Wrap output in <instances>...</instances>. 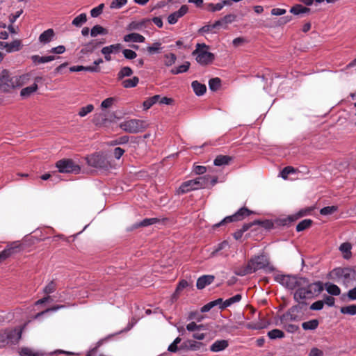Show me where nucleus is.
Wrapping results in <instances>:
<instances>
[{
	"mask_svg": "<svg viewBox=\"0 0 356 356\" xmlns=\"http://www.w3.org/2000/svg\"><path fill=\"white\" fill-rule=\"evenodd\" d=\"M261 269L266 273H272L275 270L274 266L270 264L268 258L264 254L251 258L246 266L243 270L236 272V274L239 276H244Z\"/></svg>",
	"mask_w": 356,
	"mask_h": 356,
	"instance_id": "obj_1",
	"label": "nucleus"
},
{
	"mask_svg": "<svg viewBox=\"0 0 356 356\" xmlns=\"http://www.w3.org/2000/svg\"><path fill=\"white\" fill-rule=\"evenodd\" d=\"M294 293L293 298L297 302H300L307 299H310L314 296L316 293H321L323 288L322 283L320 282L309 284L306 279V283L302 284Z\"/></svg>",
	"mask_w": 356,
	"mask_h": 356,
	"instance_id": "obj_2",
	"label": "nucleus"
},
{
	"mask_svg": "<svg viewBox=\"0 0 356 356\" xmlns=\"http://www.w3.org/2000/svg\"><path fill=\"white\" fill-rule=\"evenodd\" d=\"M209 175L197 177L183 182L177 190V193L184 194L193 190L209 187Z\"/></svg>",
	"mask_w": 356,
	"mask_h": 356,
	"instance_id": "obj_3",
	"label": "nucleus"
},
{
	"mask_svg": "<svg viewBox=\"0 0 356 356\" xmlns=\"http://www.w3.org/2000/svg\"><path fill=\"white\" fill-rule=\"evenodd\" d=\"M274 280L289 290H293L306 283L305 278L280 273L275 274Z\"/></svg>",
	"mask_w": 356,
	"mask_h": 356,
	"instance_id": "obj_4",
	"label": "nucleus"
},
{
	"mask_svg": "<svg viewBox=\"0 0 356 356\" xmlns=\"http://www.w3.org/2000/svg\"><path fill=\"white\" fill-rule=\"evenodd\" d=\"M147 121L139 119H129L121 122L119 127L124 131L137 134L144 131L148 127Z\"/></svg>",
	"mask_w": 356,
	"mask_h": 356,
	"instance_id": "obj_5",
	"label": "nucleus"
},
{
	"mask_svg": "<svg viewBox=\"0 0 356 356\" xmlns=\"http://www.w3.org/2000/svg\"><path fill=\"white\" fill-rule=\"evenodd\" d=\"M209 46L204 43H197L192 54L195 56L196 61L202 65H207L214 60V54L208 51Z\"/></svg>",
	"mask_w": 356,
	"mask_h": 356,
	"instance_id": "obj_6",
	"label": "nucleus"
},
{
	"mask_svg": "<svg viewBox=\"0 0 356 356\" xmlns=\"http://www.w3.org/2000/svg\"><path fill=\"white\" fill-rule=\"evenodd\" d=\"M353 274L354 271L350 268H336L329 273L328 277L337 282L346 284Z\"/></svg>",
	"mask_w": 356,
	"mask_h": 356,
	"instance_id": "obj_7",
	"label": "nucleus"
},
{
	"mask_svg": "<svg viewBox=\"0 0 356 356\" xmlns=\"http://www.w3.org/2000/svg\"><path fill=\"white\" fill-rule=\"evenodd\" d=\"M86 159L88 165L94 168L107 170L111 166L107 158L102 154H93L88 156Z\"/></svg>",
	"mask_w": 356,
	"mask_h": 356,
	"instance_id": "obj_8",
	"label": "nucleus"
},
{
	"mask_svg": "<svg viewBox=\"0 0 356 356\" xmlns=\"http://www.w3.org/2000/svg\"><path fill=\"white\" fill-rule=\"evenodd\" d=\"M16 79L11 76L7 70L0 72V91L9 92L11 90L16 88Z\"/></svg>",
	"mask_w": 356,
	"mask_h": 356,
	"instance_id": "obj_9",
	"label": "nucleus"
},
{
	"mask_svg": "<svg viewBox=\"0 0 356 356\" xmlns=\"http://www.w3.org/2000/svg\"><path fill=\"white\" fill-rule=\"evenodd\" d=\"M253 212L245 207L239 209L235 213L229 216L222 219L220 222L215 224L213 227L216 228L222 226L228 222L240 221L243 220L245 217L250 216Z\"/></svg>",
	"mask_w": 356,
	"mask_h": 356,
	"instance_id": "obj_10",
	"label": "nucleus"
},
{
	"mask_svg": "<svg viewBox=\"0 0 356 356\" xmlns=\"http://www.w3.org/2000/svg\"><path fill=\"white\" fill-rule=\"evenodd\" d=\"M302 307L298 305L291 307L284 314L280 316V323L299 321L302 319Z\"/></svg>",
	"mask_w": 356,
	"mask_h": 356,
	"instance_id": "obj_11",
	"label": "nucleus"
},
{
	"mask_svg": "<svg viewBox=\"0 0 356 356\" xmlns=\"http://www.w3.org/2000/svg\"><path fill=\"white\" fill-rule=\"evenodd\" d=\"M56 166L61 173H78L81 170L79 165L71 159H61L56 162Z\"/></svg>",
	"mask_w": 356,
	"mask_h": 356,
	"instance_id": "obj_12",
	"label": "nucleus"
},
{
	"mask_svg": "<svg viewBox=\"0 0 356 356\" xmlns=\"http://www.w3.org/2000/svg\"><path fill=\"white\" fill-rule=\"evenodd\" d=\"M188 11V8L186 5H183L181 8L177 10L172 13H171L168 17V22L170 24H175L177 22L179 18L182 17L184 15H186Z\"/></svg>",
	"mask_w": 356,
	"mask_h": 356,
	"instance_id": "obj_13",
	"label": "nucleus"
},
{
	"mask_svg": "<svg viewBox=\"0 0 356 356\" xmlns=\"http://www.w3.org/2000/svg\"><path fill=\"white\" fill-rule=\"evenodd\" d=\"M22 48L21 41L15 40L10 43L0 42V49H6L8 53L15 52L20 50Z\"/></svg>",
	"mask_w": 356,
	"mask_h": 356,
	"instance_id": "obj_14",
	"label": "nucleus"
},
{
	"mask_svg": "<svg viewBox=\"0 0 356 356\" xmlns=\"http://www.w3.org/2000/svg\"><path fill=\"white\" fill-rule=\"evenodd\" d=\"M24 327H15L10 330H6L8 343H17L21 339Z\"/></svg>",
	"mask_w": 356,
	"mask_h": 356,
	"instance_id": "obj_15",
	"label": "nucleus"
},
{
	"mask_svg": "<svg viewBox=\"0 0 356 356\" xmlns=\"http://www.w3.org/2000/svg\"><path fill=\"white\" fill-rule=\"evenodd\" d=\"M215 277L211 275H204L200 276L196 282V286L198 289H203L207 286L211 284L214 281Z\"/></svg>",
	"mask_w": 356,
	"mask_h": 356,
	"instance_id": "obj_16",
	"label": "nucleus"
},
{
	"mask_svg": "<svg viewBox=\"0 0 356 356\" xmlns=\"http://www.w3.org/2000/svg\"><path fill=\"white\" fill-rule=\"evenodd\" d=\"M228 346L229 342L227 340H217L210 346V350L213 353L220 352L225 350Z\"/></svg>",
	"mask_w": 356,
	"mask_h": 356,
	"instance_id": "obj_17",
	"label": "nucleus"
},
{
	"mask_svg": "<svg viewBox=\"0 0 356 356\" xmlns=\"http://www.w3.org/2000/svg\"><path fill=\"white\" fill-rule=\"evenodd\" d=\"M123 40L126 42L142 43V42H145V38L143 35H142L138 33H131L125 35L123 37Z\"/></svg>",
	"mask_w": 356,
	"mask_h": 356,
	"instance_id": "obj_18",
	"label": "nucleus"
},
{
	"mask_svg": "<svg viewBox=\"0 0 356 356\" xmlns=\"http://www.w3.org/2000/svg\"><path fill=\"white\" fill-rule=\"evenodd\" d=\"M55 35L54 31L52 29H49L42 32L39 36V41L43 44L49 43Z\"/></svg>",
	"mask_w": 356,
	"mask_h": 356,
	"instance_id": "obj_19",
	"label": "nucleus"
},
{
	"mask_svg": "<svg viewBox=\"0 0 356 356\" xmlns=\"http://www.w3.org/2000/svg\"><path fill=\"white\" fill-rule=\"evenodd\" d=\"M122 49V44L120 43L111 44L103 47L101 50L102 54H117Z\"/></svg>",
	"mask_w": 356,
	"mask_h": 356,
	"instance_id": "obj_20",
	"label": "nucleus"
},
{
	"mask_svg": "<svg viewBox=\"0 0 356 356\" xmlns=\"http://www.w3.org/2000/svg\"><path fill=\"white\" fill-rule=\"evenodd\" d=\"M232 160L230 156L227 155H218L213 161V164L216 166H223L228 165Z\"/></svg>",
	"mask_w": 356,
	"mask_h": 356,
	"instance_id": "obj_21",
	"label": "nucleus"
},
{
	"mask_svg": "<svg viewBox=\"0 0 356 356\" xmlns=\"http://www.w3.org/2000/svg\"><path fill=\"white\" fill-rule=\"evenodd\" d=\"M191 86L194 92L197 96H202L206 92V86L204 84L200 83L197 81H193L191 83Z\"/></svg>",
	"mask_w": 356,
	"mask_h": 356,
	"instance_id": "obj_22",
	"label": "nucleus"
},
{
	"mask_svg": "<svg viewBox=\"0 0 356 356\" xmlns=\"http://www.w3.org/2000/svg\"><path fill=\"white\" fill-rule=\"evenodd\" d=\"M351 249L352 245L350 243H343L339 246V250L342 252L343 257L346 259H348L351 257L352 253H351Z\"/></svg>",
	"mask_w": 356,
	"mask_h": 356,
	"instance_id": "obj_23",
	"label": "nucleus"
},
{
	"mask_svg": "<svg viewBox=\"0 0 356 356\" xmlns=\"http://www.w3.org/2000/svg\"><path fill=\"white\" fill-rule=\"evenodd\" d=\"M190 65L191 63L188 61H185L182 65L172 68L170 73L172 74H179L186 72L189 70Z\"/></svg>",
	"mask_w": 356,
	"mask_h": 356,
	"instance_id": "obj_24",
	"label": "nucleus"
},
{
	"mask_svg": "<svg viewBox=\"0 0 356 356\" xmlns=\"http://www.w3.org/2000/svg\"><path fill=\"white\" fill-rule=\"evenodd\" d=\"M325 288L326 291L332 296H339L341 293L339 287L332 283L326 282L325 284Z\"/></svg>",
	"mask_w": 356,
	"mask_h": 356,
	"instance_id": "obj_25",
	"label": "nucleus"
},
{
	"mask_svg": "<svg viewBox=\"0 0 356 356\" xmlns=\"http://www.w3.org/2000/svg\"><path fill=\"white\" fill-rule=\"evenodd\" d=\"M319 325V321L317 319H312L302 323V327L304 330H315Z\"/></svg>",
	"mask_w": 356,
	"mask_h": 356,
	"instance_id": "obj_26",
	"label": "nucleus"
},
{
	"mask_svg": "<svg viewBox=\"0 0 356 356\" xmlns=\"http://www.w3.org/2000/svg\"><path fill=\"white\" fill-rule=\"evenodd\" d=\"M186 329L188 332H195L196 331L207 330V327L203 324H197L195 322L192 321L186 325Z\"/></svg>",
	"mask_w": 356,
	"mask_h": 356,
	"instance_id": "obj_27",
	"label": "nucleus"
},
{
	"mask_svg": "<svg viewBox=\"0 0 356 356\" xmlns=\"http://www.w3.org/2000/svg\"><path fill=\"white\" fill-rule=\"evenodd\" d=\"M38 90V85L37 83H34L30 86L26 87L23 88L20 91V95L22 97H27L34 93Z\"/></svg>",
	"mask_w": 356,
	"mask_h": 356,
	"instance_id": "obj_28",
	"label": "nucleus"
},
{
	"mask_svg": "<svg viewBox=\"0 0 356 356\" xmlns=\"http://www.w3.org/2000/svg\"><path fill=\"white\" fill-rule=\"evenodd\" d=\"M90 35L92 37H96L99 35H106L108 34V31L103 26L100 25L94 26L90 30Z\"/></svg>",
	"mask_w": 356,
	"mask_h": 356,
	"instance_id": "obj_29",
	"label": "nucleus"
},
{
	"mask_svg": "<svg viewBox=\"0 0 356 356\" xmlns=\"http://www.w3.org/2000/svg\"><path fill=\"white\" fill-rule=\"evenodd\" d=\"M30 76L29 73L15 76V79H16V88L22 87L23 85L26 84L29 81Z\"/></svg>",
	"mask_w": 356,
	"mask_h": 356,
	"instance_id": "obj_30",
	"label": "nucleus"
},
{
	"mask_svg": "<svg viewBox=\"0 0 356 356\" xmlns=\"http://www.w3.org/2000/svg\"><path fill=\"white\" fill-rule=\"evenodd\" d=\"M162 44L159 41L154 42L152 45L147 47V51L149 54H159L162 50Z\"/></svg>",
	"mask_w": 356,
	"mask_h": 356,
	"instance_id": "obj_31",
	"label": "nucleus"
},
{
	"mask_svg": "<svg viewBox=\"0 0 356 356\" xmlns=\"http://www.w3.org/2000/svg\"><path fill=\"white\" fill-rule=\"evenodd\" d=\"M87 21L86 13H81L76 16L72 22V24L76 27H81Z\"/></svg>",
	"mask_w": 356,
	"mask_h": 356,
	"instance_id": "obj_32",
	"label": "nucleus"
},
{
	"mask_svg": "<svg viewBox=\"0 0 356 356\" xmlns=\"http://www.w3.org/2000/svg\"><path fill=\"white\" fill-rule=\"evenodd\" d=\"M164 58V65L166 67H171L174 65L177 60V56L174 53H168L165 54L163 56Z\"/></svg>",
	"mask_w": 356,
	"mask_h": 356,
	"instance_id": "obj_33",
	"label": "nucleus"
},
{
	"mask_svg": "<svg viewBox=\"0 0 356 356\" xmlns=\"http://www.w3.org/2000/svg\"><path fill=\"white\" fill-rule=\"evenodd\" d=\"M139 82V79L137 76H134L131 79H127L122 81V84L125 88H130L136 87Z\"/></svg>",
	"mask_w": 356,
	"mask_h": 356,
	"instance_id": "obj_34",
	"label": "nucleus"
},
{
	"mask_svg": "<svg viewBox=\"0 0 356 356\" xmlns=\"http://www.w3.org/2000/svg\"><path fill=\"white\" fill-rule=\"evenodd\" d=\"M160 99V95H154L153 97H151L146 99L143 102V108L145 110H147L150 108L154 104H155L156 102H159V99Z\"/></svg>",
	"mask_w": 356,
	"mask_h": 356,
	"instance_id": "obj_35",
	"label": "nucleus"
},
{
	"mask_svg": "<svg viewBox=\"0 0 356 356\" xmlns=\"http://www.w3.org/2000/svg\"><path fill=\"white\" fill-rule=\"evenodd\" d=\"M19 355L21 356H41L42 353L38 351H34L29 348H22L19 351Z\"/></svg>",
	"mask_w": 356,
	"mask_h": 356,
	"instance_id": "obj_36",
	"label": "nucleus"
},
{
	"mask_svg": "<svg viewBox=\"0 0 356 356\" xmlns=\"http://www.w3.org/2000/svg\"><path fill=\"white\" fill-rule=\"evenodd\" d=\"M268 337L270 339H282L284 337V333L279 329H273L268 332Z\"/></svg>",
	"mask_w": 356,
	"mask_h": 356,
	"instance_id": "obj_37",
	"label": "nucleus"
},
{
	"mask_svg": "<svg viewBox=\"0 0 356 356\" xmlns=\"http://www.w3.org/2000/svg\"><path fill=\"white\" fill-rule=\"evenodd\" d=\"M340 312L343 314H348L351 316L356 315V305H350L342 307L340 309Z\"/></svg>",
	"mask_w": 356,
	"mask_h": 356,
	"instance_id": "obj_38",
	"label": "nucleus"
},
{
	"mask_svg": "<svg viewBox=\"0 0 356 356\" xmlns=\"http://www.w3.org/2000/svg\"><path fill=\"white\" fill-rule=\"evenodd\" d=\"M309 11V8L304 7L303 6L300 5V4L293 6L290 10V12L291 13H293V15H296L302 14V13H308Z\"/></svg>",
	"mask_w": 356,
	"mask_h": 356,
	"instance_id": "obj_39",
	"label": "nucleus"
},
{
	"mask_svg": "<svg viewBox=\"0 0 356 356\" xmlns=\"http://www.w3.org/2000/svg\"><path fill=\"white\" fill-rule=\"evenodd\" d=\"M133 74V70L129 67H123L120 69L118 74V78L122 79L126 76H130Z\"/></svg>",
	"mask_w": 356,
	"mask_h": 356,
	"instance_id": "obj_40",
	"label": "nucleus"
},
{
	"mask_svg": "<svg viewBox=\"0 0 356 356\" xmlns=\"http://www.w3.org/2000/svg\"><path fill=\"white\" fill-rule=\"evenodd\" d=\"M312 224V220L310 219H305L300 221L296 226L297 232H302L307 228L309 227Z\"/></svg>",
	"mask_w": 356,
	"mask_h": 356,
	"instance_id": "obj_41",
	"label": "nucleus"
},
{
	"mask_svg": "<svg viewBox=\"0 0 356 356\" xmlns=\"http://www.w3.org/2000/svg\"><path fill=\"white\" fill-rule=\"evenodd\" d=\"M220 83L221 81L219 78L211 79L209 81V89L212 91H216L220 88Z\"/></svg>",
	"mask_w": 356,
	"mask_h": 356,
	"instance_id": "obj_42",
	"label": "nucleus"
},
{
	"mask_svg": "<svg viewBox=\"0 0 356 356\" xmlns=\"http://www.w3.org/2000/svg\"><path fill=\"white\" fill-rule=\"evenodd\" d=\"M6 248L9 249L12 254H14L19 252L21 248V244L19 243V241H14L8 243L6 245Z\"/></svg>",
	"mask_w": 356,
	"mask_h": 356,
	"instance_id": "obj_43",
	"label": "nucleus"
},
{
	"mask_svg": "<svg viewBox=\"0 0 356 356\" xmlns=\"http://www.w3.org/2000/svg\"><path fill=\"white\" fill-rule=\"evenodd\" d=\"M158 221H159V220L155 218H145V219L143 220L142 221H140V222L136 224L135 227H147L149 225L156 223Z\"/></svg>",
	"mask_w": 356,
	"mask_h": 356,
	"instance_id": "obj_44",
	"label": "nucleus"
},
{
	"mask_svg": "<svg viewBox=\"0 0 356 356\" xmlns=\"http://www.w3.org/2000/svg\"><path fill=\"white\" fill-rule=\"evenodd\" d=\"M337 210H338L337 206H334V205L328 206V207H325L322 208L320 210V213L323 216H328V215H331V214L334 213Z\"/></svg>",
	"mask_w": 356,
	"mask_h": 356,
	"instance_id": "obj_45",
	"label": "nucleus"
},
{
	"mask_svg": "<svg viewBox=\"0 0 356 356\" xmlns=\"http://www.w3.org/2000/svg\"><path fill=\"white\" fill-rule=\"evenodd\" d=\"M64 306L63 305H58V306H55V307H53L51 308H49V309H47L46 310L44 311H42L41 312H39L37 314H35L34 316H33V319H38L39 318L40 316H43L44 314L47 313V312H56L58 311V309H61V308H63Z\"/></svg>",
	"mask_w": 356,
	"mask_h": 356,
	"instance_id": "obj_46",
	"label": "nucleus"
},
{
	"mask_svg": "<svg viewBox=\"0 0 356 356\" xmlns=\"http://www.w3.org/2000/svg\"><path fill=\"white\" fill-rule=\"evenodd\" d=\"M56 291V284L54 281L49 282L43 289V293L47 296Z\"/></svg>",
	"mask_w": 356,
	"mask_h": 356,
	"instance_id": "obj_47",
	"label": "nucleus"
},
{
	"mask_svg": "<svg viewBox=\"0 0 356 356\" xmlns=\"http://www.w3.org/2000/svg\"><path fill=\"white\" fill-rule=\"evenodd\" d=\"M94 109L92 104H88L86 106L81 107L79 111L80 117H85L86 115L92 112Z\"/></svg>",
	"mask_w": 356,
	"mask_h": 356,
	"instance_id": "obj_48",
	"label": "nucleus"
},
{
	"mask_svg": "<svg viewBox=\"0 0 356 356\" xmlns=\"http://www.w3.org/2000/svg\"><path fill=\"white\" fill-rule=\"evenodd\" d=\"M280 324L289 333H295L299 328L298 325L290 323H280Z\"/></svg>",
	"mask_w": 356,
	"mask_h": 356,
	"instance_id": "obj_49",
	"label": "nucleus"
},
{
	"mask_svg": "<svg viewBox=\"0 0 356 356\" xmlns=\"http://www.w3.org/2000/svg\"><path fill=\"white\" fill-rule=\"evenodd\" d=\"M129 141V136H123L109 143L111 145H124Z\"/></svg>",
	"mask_w": 356,
	"mask_h": 356,
	"instance_id": "obj_50",
	"label": "nucleus"
},
{
	"mask_svg": "<svg viewBox=\"0 0 356 356\" xmlns=\"http://www.w3.org/2000/svg\"><path fill=\"white\" fill-rule=\"evenodd\" d=\"M104 7V4L101 3L98 6L93 8L90 10V15L92 17H97L99 15H100L102 14Z\"/></svg>",
	"mask_w": 356,
	"mask_h": 356,
	"instance_id": "obj_51",
	"label": "nucleus"
},
{
	"mask_svg": "<svg viewBox=\"0 0 356 356\" xmlns=\"http://www.w3.org/2000/svg\"><path fill=\"white\" fill-rule=\"evenodd\" d=\"M127 3V0H113L110 6L112 9H119Z\"/></svg>",
	"mask_w": 356,
	"mask_h": 356,
	"instance_id": "obj_52",
	"label": "nucleus"
},
{
	"mask_svg": "<svg viewBox=\"0 0 356 356\" xmlns=\"http://www.w3.org/2000/svg\"><path fill=\"white\" fill-rule=\"evenodd\" d=\"M122 54L125 58L128 60H133L137 57V54L131 49H124Z\"/></svg>",
	"mask_w": 356,
	"mask_h": 356,
	"instance_id": "obj_53",
	"label": "nucleus"
},
{
	"mask_svg": "<svg viewBox=\"0 0 356 356\" xmlns=\"http://www.w3.org/2000/svg\"><path fill=\"white\" fill-rule=\"evenodd\" d=\"M114 102H115V98H113V97L106 98L102 102L101 107L102 109L109 108L112 106Z\"/></svg>",
	"mask_w": 356,
	"mask_h": 356,
	"instance_id": "obj_54",
	"label": "nucleus"
},
{
	"mask_svg": "<svg viewBox=\"0 0 356 356\" xmlns=\"http://www.w3.org/2000/svg\"><path fill=\"white\" fill-rule=\"evenodd\" d=\"M295 172V170L293 167L288 166L284 168L282 172H280L281 177L286 179L288 177V175L290 174H293Z\"/></svg>",
	"mask_w": 356,
	"mask_h": 356,
	"instance_id": "obj_55",
	"label": "nucleus"
},
{
	"mask_svg": "<svg viewBox=\"0 0 356 356\" xmlns=\"http://www.w3.org/2000/svg\"><path fill=\"white\" fill-rule=\"evenodd\" d=\"M311 211L310 209H302L300 210L298 212L296 213L295 214H292L293 216V220H297L301 217H303L305 216H307L309 211Z\"/></svg>",
	"mask_w": 356,
	"mask_h": 356,
	"instance_id": "obj_56",
	"label": "nucleus"
},
{
	"mask_svg": "<svg viewBox=\"0 0 356 356\" xmlns=\"http://www.w3.org/2000/svg\"><path fill=\"white\" fill-rule=\"evenodd\" d=\"M31 59L35 65L39 64L46 63L44 56H40L38 55H33L31 56Z\"/></svg>",
	"mask_w": 356,
	"mask_h": 356,
	"instance_id": "obj_57",
	"label": "nucleus"
},
{
	"mask_svg": "<svg viewBox=\"0 0 356 356\" xmlns=\"http://www.w3.org/2000/svg\"><path fill=\"white\" fill-rule=\"evenodd\" d=\"M323 306L324 302L323 300H318L310 305V309L314 311H319L323 308Z\"/></svg>",
	"mask_w": 356,
	"mask_h": 356,
	"instance_id": "obj_58",
	"label": "nucleus"
},
{
	"mask_svg": "<svg viewBox=\"0 0 356 356\" xmlns=\"http://www.w3.org/2000/svg\"><path fill=\"white\" fill-rule=\"evenodd\" d=\"M66 49L64 45H58L55 47H52L49 51L55 54H62L65 51Z\"/></svg>",
	"mask_w": 356,
	"mask_h": 356,
	"instance_id": "obj_59",
	"label": "nucleus"
},
{
	"mask_svg": "<svg viewBox=\"0 0 356 356\" xmlns=\"http://www.w3.org/2000/svg\"><path fill=\"white\" fill-rule=\"evenodd\" d=\"M193 172L195 175H201L204 174L207 172V168L203 165H194Z\"/></svg>",
	"mask_w": 356,
	"mask_h": 356,
	"instance_id": "obj_60",
	"label": "nucleus"
},
{
	"mask_svg": "<svg viewBox=\"0 0 356 356\" xmlns=\"http://www.w3.org/2000/svg\"><path fill=\"white\" fill-rule=\"evenodd\" d=\"M207 8L211 12L220 11L222 9L220 3L216 4L210 3L207 5Z\"/></svg>",
	"mask_w": 356,
	"mask_h": 356,
	"instance_id": "obj_61",
	"label": "nucleus"
},
{
	"mask_svg": "<svg viewBox=\"0 0 356 356\" xmlns=\"http://www.w3.org/2000/svg\"><path fill=\"white\" fill-rule=\"evenodd\" d=\"M124 149L121 147H115L113 149V156L116 159H120L124 153Z\"/></svg>",
	"mask_w": 356,
	"mask_h": 356,
	"instance_id": "obj_62",
	"label": "nucleus"
},
{
	"mask_svg": "<svg viewBox=\"0 0 356 356\" xmlns=\"http://www.w3.org/2000/svg\"><path fill=\"white\" fill-rule=\"evenodd\" d=\"M323 353L317 348H312L309 352V356H323Z\"/></svg>",
	"mask_w": 356,
	"mask_h": 356,
	"instance_id": "obj_63",
	"label": "nucleus"
},
{
	"mask_svg": "<svg viewBox=\"0 0 356 356\" xmlns=\"http://www.w3.org/2000/svg\"><path fill=\"white\" fill-rule=\"evenodd\" d=\"M347 297L350 300H356V286L348 291Z\"/></svg>",
	"mask_w": 356,
	"mask_h": 356,
	"instance_id": "obj_64",
	"label": "nucleus"
}]
</instances>
